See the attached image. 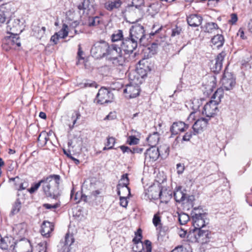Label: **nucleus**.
<instances>
[{
    "mask_svg": "<svg viewBox=\"0 0 252 252\" xmlns=\"http://www.w3.org/2000/svg\"><path fill=\"white\" fill-rule=\"evenodd\" d=\"M41 227V233L43 236L46 237H49L50 233L54 230V225L53 223L46 221H44L42 223Z\"/></svg>",
    "mask_w": 252,
    "mask_h": 252,
    "instance_id": "obj_23",
    "label": "nucleus"
},
{
    "mask_svg": "<svg viewBox=\"0 0 252 252\" xmlns=\"http://www.w3.org/2000/svg\"><path fill=\"white\" fill-rule=\"evenodd\" d=\"M120 182L121 183H119L118 184H120L121 185V187L125 188L126 190H127L128 195L130 194V188L128 187V185L129 184V179L128 178V174H123L121 178Z\"/></svg>",
    "mask_w": 252,
    "mask_h": 252,
    "instance_id": "obj_31",
    "label": "nucleus"
},
{
    "mask_svg": "<svg viewBox=\"0 0 252 252\" xmlns=\"http://www.w3.org/2000/svg\"><path fill=\"white\" fill-rule=\"evenodd\" d=\"M138 42L131 37H126L123 39L121 43L122 49L126 54L131 53L137 46Z\"/></svg>",
    "mask_w": 252,
    "mask_h": 252,
    "instance_id": "obj_9",
    "label": "nucleus"
},
{
    "mask_svg": "<svg viewBox=\"0 0 252 252\" xmlns=\"http://www.w3.org/2000/svg\"><path fill=\"white\" fill-rule=\"evenodd\" d=\"M223 89L222 88H219L211 97V100L214 101L216 104H219L220 102L221 98L223 96Z\"/></svg>",
    "mask_w": 252,
    "mask_h": 252,
    "instance_id": "obj_28",
    "label": "nucleus"
},
{
    "mask_svg": "<svg viewBox=\"0 0 252 252\" xmlns=\"http://www.w3.org/2000/svg\"><path fill=\"white\" fill-rule=\"evenodd\" d=\"M174 198L176 202L185 203L186 193H185L180 189H177L174 193Z\"/></svg>",
    "mask_w": 252,
    "mask_h": 252,
    "instance_id": "obj_25",
    "label": "nucleus"
},
{
    "mask_svg": "<svg viewBox=\"0 0 252 252\" xmlns=\"http://www.w3.org/2000/svg\"><path fill=\"white\" fill-rule=\"evenodd\" d=\"M238 20V17L236 14L232 13L230 15V19L229 20L228 23L230 24L234 25L235 24Z\"/></svg>",
    "mask_w": 252,
    "mask_h": 252,
    "instance_id": "obj_55",
    "label": "nucleus"
},
{
    "mask_svg": "<svg viewBox=\"0 0 252 252\" xmlns=\"http://www.w3.org/2000/svg\"><path fill=\"white\" fill-rule=\"evenodd\" d=\"M219 28L218 25L214 22L208 23L205 26V32H212L214 30Z\"/></svg>",
    "mask_w": 252,
    "mask_h": 252,
    "instance_id": "obj_35",
    "label": "nucleus"
},
{
    "mask_svg": "<svg viewBox=\"0 0 252 252\" xmlns=\"http://www.w3.org/2000/svg\"><path fill=\"white\" fill-rule=\"evenodd\" d=\"M135 235L136 236L133 239V242L135 244H137L139 242H141V240L142 238V231L140 229H139L135 233Z\"/></svg>",
    "mask_w": 252,
    "mask_h": 252,
    "instance_id": "obj_44",
    "label": "nucleus"
},
{
    "mask_svg": "<svg viewBox=\"0 0 252 252\" xmlns=\"http://www.w3.org/2000/svg\"><path fill=\"white\" fill-rule=\"evenodd\" d=\"M122 49L116 44H109L106 57L115 65H123L126 58L122 52Z\"/></svg>",
    "mask_w": 252,
    "mask_h": 252,
    "instance_id": "obj_2",
    "label": "nucleus"
},
{
    "mask_svg": "<svg viewBox=\"0 0 252 252\" xmlns=\"http://www.w3.org/2000/svg\"><path fill=\"white\" fill-rule=\"evenodd\" d=\"M171 252H189L186 248L183 246H178L173 250Z\"/></svg>",
    "mask_w": 252,
    "mask_h": 252,
    "instance_id": "obj_56",
    "label": "nucleus"
},
{
    "mask_svg": "<svg viewBox=\"0 0 252 252\" xmlns=\"http://www.w3.org/2000/svg\"><path fill=\"white\" fill-rule=\"evenodd\" d=\"M222 87L226 91H229L233 89L235 85V80L232 75L228 72H224L222 79Z\"/></svg>",
    "mask_w": 252,
    "mask_h": 252,
    "instance_id": "obj_13",
    "label": "nucleus"
},
{
    "mask_svg": "<svg viewBox=\"0 0 252 252\" xmlns=\"http://www.w3.org/2000/svg\"><path fill=\"white\" fill-rule=\"evenodd\" d=\"M131 6L137 9H141L144 5V0H130Z\"/></svg>",
    "mask_w": 252,
    "mask_h": 252,
    "instance_id": "obj_37",
    "label": "nucleus"
},
{
    "mask_svg": "<svg viewBox=\"0 0 252 252\" xmlns=\"http://www.w3.org/2000/svg\"><path fill=\"white\" fill-rule=\"evenodd\" d=\"M178 220L181 225L185 224L189 220V216L186 213H178Z\"/></svg>",
    "mask_w": 252,
    "mask_h": 252,
    "instance_id": "obj_34",
    "label": "nucleus"
},
{
    "mask_svg": "<svg viewBox=\"0 0 252 252\" xmlns=\"http://www.w3.org/2000/svg\"><path fill=\"white\" fill-rule=\"evenodd\" d=\"M9 180L10 181H13V182H14L15 187L16 189L19 187V186H20L21 183L23 181L18 176H16V177H14V178H9Z\"/></svg>",
    "mask_w": 252,
    "mask_h": 252,
    "instance_id": "obj_50",
    "label": "nucleus"
},
{
    "mask_svg": "<svg viewBox=\"0 0 252 252\" xmlns=\"http://www.w3.org/2000/svg\"><path fill=\"white\" fill-rule=\"evenodd\" d=\"M115 143V138L113 137H109L107 138L106 146L108 147V149H113Z\"/></svg>",
    "mask_w": 252,
    "mask_h": 252,
    "instance_id": "obj_49",
    "label": "nucleus"
},
{
    "mask_svg": "<svg viewBox=\"0 0 252 252\" xmlns=\"http://www.w3.org/2000/svg\"><path fill=\"white\" fill-rule=\"evenodd\" d=\"M139 139L135 136H130L127 138V143L129 145H136L138 143Z\"/></svg>",
    "mask_w": 252,
    "mask_h": 252,
    "instance_id": "obj_48",
    "label": "nucleus"
},
{
    "mask_svg": "<svg viewBox=\"0 0 252 252\" xmlns=\"http://www.w3.org/2000/svg\"><path fill=\"white\" fill-rule=\"evenodd\" d=\"M224 41L223 36L222 35L219 34L214 36L211 39L212 44L218 48L223 45Z\"/></svg>",
    "mask_w": 252,
    "mask_h": 252,
    "instance_id": "obj_29",
    "label": "nucleus"
},
{
    "mask_svg": "<svg viewBox=\"0 0 252 252\" xmlns=\"http://www.w3.org/2000/svg\"><path fill=\"white\" fill-rule=\"evenodd\" d=\"M49 139V138L48 137V135L46 132H42L40 134L38 137V141H42L44 143L46 144L48 140Z\"/></svg>",
    "mask_w": 252,
    "mask_h": 252,
    "instance_id": "obj_51",
    "label": "nucleus"
},
{
    "mask_svg": "<svg viewBox=\"0 0 252 252\" xmlns=\"http://www.w3.org/2000/svg\"><path fill=\"white\" fill-rule=\"evenodd\" d=\"M14 11V9L11 3H6L0 5V12L4 14L6 17Z\"/></svg>",
    "mask_w": 252,
    "mask_h": 252,
    "instance_id": "obj_27",
    "label": "nucleus"
},
{
    "mask_svg": "<svg viewBox=\"0 0 252 252\" xmlns=\"http://www.w3.org/2000/svg\"><path fill=\"white\" fill-rule=\"evenodd\" d=\"M187 22L188 24L193 27H198L202 21V18L198 14H191L187 17Z\"/></svg>",
    "mask_w": 252,
    "mask_h": 252,
    "instance_id": "obj_22",
    "label": "nucleus"
},
{
    "mask_svg": "<svg viewBox=\"0 0 252 252\" xmlns=\"http://www.w3.org/2000/svg\"><path fill=\"white\" fill-rule=\"evenodd\" d=\"M189 127L188 125L183 122H174L171 126L170 130L173 135H176L181 132H184Z\"/></svg>",
    "mask_w": 252,
    "mask_h": 252,
    "instance_id": "obj_16",
    "label": "nucleus"
},
{
    "mask_svg": "<svg viewBox=\"0 0 252 252\" xmlns=\"http://www.w3.org/2000/svg\"><path fill=\"white\" fill-rule=\"evenodd\" d=\"M42 182L41 180L38 183L32 186L29 189H28L26 192H29L31 194L34 193L39 188Z\"/></svg>",
    "mask_w": 252,
    "mask_h": 252,
    "instance_id": "obj_47",
    "label": "nucleus"
},
{
    "mask_svg": "<svg viewBox=\"0 0 252 252\" xmlns=\"http://www.w3.org/2000/svg\"><path fill=\"white\" fill-rule=\"evenodd\" d=\"M73 242L74 238L73 236L68 233H66L65 236L64 242L61 243V245L62 243L63 244V250L62 252H69L70 251L69 247L72 244Z\"/></svg>",
    "mask_w": 252,
    "mask_h": 252,
    "instance_id": "obj_24",
    "label": "nucleus"
},
{
    "mask_svg": "<svg viewBox=\"0 0 252 252\" xmlns=\"http://www.w3.org/2000/svg\"><path fill=\"white\" fill-rule=\"evenodd\" d=\"M46 243H40L39 244V251L38 252H46Z\"/></svg>",
    "mask_w": 252,
    "mask_h": 252,
    "instance_id": "obj_61",
    "label": "nucleus"
},
{
    "mask_svg": "<svg viewBox=\"0 0 252 252\" xmlns=\"http://www.w3.org/2000/svg\"><path fill=\"white\" fill-rule=\"evenodd\" d=\"M166 191L161 190V186L159 183L154 184L149 187L147 191L145 192V196L147 197L146 199L156 200L158 198L160 199L161 202L167 203L171 199L170 194H168L167 198H164V194Z\"/></svg>",
    "mask_w": 252,
    "mask_h": 252,
    "instance_id": "obj_3",
    "label": "nucleus"
},
{
    "mask_svg": "<svg viewBox=\"0 0 252 252\" xmlns=\"http://www.w3.org/2000/svg\"><path fill=\"white\" fill-rule=\"evenodd\" d=\"M218 105L214 101H209L204 106L202 114L209 118L213 117L219 111Z\"/></svg>",
    "mask_w": 252,
    "mask_h": 252,
    "instance_id": "obj_11",
    "label": "nucleus"
},
{
    "mask_svg": "<svg viewBox=\"0 0 252 252\" xmlns=\"http://www.w3.org/2000/svg\"><path fill=\"white\" fill-rule=\"evenodd\" d=\"M143 249L146 250V252H151L152 251V243L148 240L145 241L144 245L143 246Z\"/></svg>",
    "mask_w": 252,
    "mask_h": 252,
    "instance_id": "obj_53",
    "label": "nucleus"
},
{
    "mask_svg": "<svg viewBox=\"0 0 252 252\" xmlns=\"http://www.w3.org/2000/svg\"><path fill=\"white\" fill-rule=\"evenodd\" d=\"M13 231L18 238L22 239L24 238L27 231V225L25 222L15 224L13 227Z\"/></svg>",
    "mask_w": 252,
    "mask_h": 252,
    "instance_id": "obj_15",
    "label": "nucleus"
},
{
    "mask_svg": "<svg viewBox=\"0 0 252 252\" xmlns=\"http://www.w3.org/2000/svg\"><path fill=\"white\" fill-rule=\"evenodd\" d=\"M92 7L93 6L91 4V0H84L77 6L80 14L82 15L89 14Z\"/></svg>",
    "mask_w": 252,
    "mask_h": 252,
    "instance_id": "obj_18",
    "label": "nucleus"
},
{
    "mask_svg": "<svg viewBox=\"0 0 252 252\" xmlns=\"http://www.w3.org/2000/svg\"><path fill=\"white\" fill-rule=\"evenodd\" d=\"M67 30V25L65 24H63L62 29L58 32H56V34L58 35L59 38H65L68 35V33Z\"/></svg>",
    "mask_w": 252,
    "mask_h": 252,
    "instance_id": "obj_33",
    "label": "nucleus"
},
{
    "mask_svg": "<svg viewBox=\"0 0 252 252\" xmlns=\"http://www.w3.org/2000/svg\"><path fill=\"white\" fill-rule=\"evenodd\" d=\"M159 140V135L158 132H154L147 138V141L151 146H155Z\"/></svg>",
    "mask_w": 252,
    "mask_h": 252,
    "instance_id": "obj_26",
    "label": "nucleus"
},
{
    "mask_svg": "<svg viewBox=\"0 0 252 252\" xmlns=\"http://www.w3.org/2000/svg\"><path fill=\"white\" fill-rule=\"evenodd\" d=\"M61 177L58 175H51L42 180L43 191L47 197L57 198L59 196V186Z\"/></svg>",
    "mask_w": 252,
    "mask_h": 252,
    "instance_id": "obj_1",
    "label": "nucleus"
},
{
    "mask_svg": "<svg viewBox=\"0 0 252 252\" xmlns=\"http://www.w3.org/2000/svg\"><path fill=\"white\" fill-rule=\"evenodd\" d=\"M100 18L98 17H95L91 19L89 21V26H96L99 24Z\"/></svg>",
    "mask_w": 252,
    "mask_h": 252,
    "instance_id": "obj_41",
    "label": "nucleus"
},
{
    "mask_svg": "<svg viewBox=\"0 0 252 252\" xmlns=\"http://www.w3.org/2000/svg\"><path fill=\"white\" fill-rule=\"evenodd\" d=\"M182 31V29L177 26H175V28H172V32H171V36L172 37H175L176 36H178Z\"/></svg>",
    "mask_w": 252,
    "mask_h": 252,
    "instance_id": "obj_52",
    "label": "nucleus"
},
{
    "mask_svg": "<svg viewBox=\"0 0 252 252\" xmlns=\"http://www.w3.org/2000/svg\"><path fill=\"white\" fill-rule=\"evenodd\" d=\"M109 44L104 41H101L94 44L92 48L91 53L94 55L98 54L99 56H106Z\"/></svg>",
    "mask_w": 252,
    "mask_h": 252,
    "instance_id": "obj_10",
    "label": "nucleus"
},
{
    "mask_svg": "<svg viewBox=\"0 0 252 252\" xmlns=\"http://www.w3.org/2000/svg\"><path fill=\"white\" fill-rule=\"evenodd\" d=\"M226 54L224 52H221L219 54L216 58L215 64L211 67L213 72L218 73L221 69L222 67V62L225 57Z\"/></svg>",
    "mask_w": 252,
    "mask_h": 252,
    "instance_id": "obj_17",
    "label": "nucleus"
},
{
    "mask_svg": "<svg viewBox=\"0 0 252 252\" xmlns=\"http://www.w3.org/2000/svg\"><path fill=\"white\" fill-rule=\"evenodd\" d=\"M145 36L144 28L140 24H135L132 26L129 30V36L139 43H142Z\"/></svg>",
    "mask_w": 252,
    "mask_h": 252,
    "instance_id": "obj_7",
    "label": "nucleus"
},
{
    "mask_svg": "<svg viewBox=\"0 0 252 252\" xmlns=\"http://www.w3.org/2000/svg\"><path fill=\"white\" fill-rule=\"evenodd\" d=\"M195 200L194 196L191 195H189L186 194V197L185 200V203H189L192 207L193 206L192 203L193 201Z\"/></svg>",
    "mask_w": 252,
    "mask_h": 252,
    "instance_id": "obj_54",
    "label": "nucleus"
},
{
    "mask_svg": "<svg viewBox=\"0 0 252 252\" xmlns=\"http://www.w3.org/2000/svg\"><path fill=\"white\" fill-rule=\"evenodd\" d=\"M195 112H192L190 113L189 115V116L187 120L189 122L191 123L195 120Z\"/></svg>",
    "mask_w": 252,
    "mask_h": 252,
    "instance_id": "obj_64",
    "label": "nucleus"
},
{
    "mask_svg": "<svg viewBox=\"0 0 252 252\" xmlns=\"http://www.w3.org/2000/svg\"><path fill=\"white\" fill-rule=\"evenodd\" d=\"M124 38L123 32L121 30H118L115 31L111 36L112 42H115L119 41H123Z\"/></svg>",
    "mask_w": 252,
    "mask_h": 252,
    "instance_id": "obj_30",
    "label": "nucleus"
},
{
    "mask_svg": "<svg viewBox=\"0 0 252 252\" xmlns=\"http://www.w3.org/2000/svg\"><path fill=\"white\" fill-rule=\"evenodd\" d=\"M156 29V26H154L153 27V31L150 33L151 35H154L159 32L160 31L162 30V27L160 26L159 28L157 29Z\"/></svg>",
    "mask_w": 252,
    "mask_h": 252,
    "instance_id": "obj_63",
    "label": "nucleus"
},
{
    "mask_svg": "<svg viewBox=\"0 0 252 252\" xmlns=\"http://www.w3.org/2000/svg\"><path fill=\"white\" fill-rule=\"evenodd\" d=\"M208 120L205 118L198 119L192 126L194 134L198 133L203 131V129L206 127Z\"/></svg>",
    "mask_w": 252,
    "mask_h": 252,
    "instance_id": "obj_21",
    "label": "nucleus"
},
{
    "mask_svg": "<svg viewBox=\"0 0 252 252\" xmlns=\"http://www.w3.org/2000/svg\"><path fill=\"white\" fill-rule=\"evenodd\" d=\"M28 187V184L26 182H22L19 186V187L17 188V190H18L17 192V196L18 197H19L21 193H22V190H25L27 189V188Z\"/></svg>",
    "mask_w": 252,
    "mask_h": 252,
    "instance_id": "obj_38",
    "label": "nucleus"
},
{
    "mask_svg": "<svg viewBox=\"0 0 252 252\" xmlns=\"http://www.w3.org/2000/svg\"><path fill=\"white\" fill-rule=\"evenodd\" d=\"M158 44L156 42H153L151 44V45L148 47V50H149V53L152 55H154L157 52L158 48Z\"/></svg>",
    "mask_w": 252,
    "mask_h": 252,
    "instance_id": "obj_39",
    "label": "nucleus"
},
{
    "mask_svg": "<svg viewBox=\"0 0 252 252\" xmlns=\"http://www.w3.org/2000/svg\"><path fill=\"white\" fill-rule=\"evenodd\" d=\"M121 150L123 151L124 153H132V150L129 148L127 146H121L120 147Z\"/></svg>",
    "mask_w": 252,
    "mask_h": 252,
    "instance_id": "obj_62",
    "label": "nucleus"
},
{
    "mask_svg": "<svg viewBox=\"0 0 252 252\" xmlns=\"http://www.w3.org/2000/svg\"><path fill=\"white\" fill-rule=\"evenodd\" d=\"M113 96V94L108 89L102 88L99 90L96 99L97 103L102 104L111 102Z\"/></svg>",
    "mask_w": 252,
    "mask_h": 252,
    "instance_id": "obj_8",
    "label": "nucleus"
},
{
    "mask_svg": "<svg viewBox=\"0 0 252 252\" xmlns=\"http://www.w3.org/2000/svg\"><path fill=\"white\" fill-rule=\"evenodd\" d=\"M135 235L136 236L133 239V242L135 244H137L139 242H141V240L142 238V231L140 229H139L135 233Z\"/></svg>",
    "mask_w": 252,
    "mask_h": 252,
    "instance_id": "obj_46",
    "label": "nucleus"
},
{
    "mask_svg": "<svg viewBox=\"0 0 252 252\" xmlns=\"http://www.w3.org/2000/svg\"><path fill=\"white\" fill-rule=\"evenodd\" d=\"M210 232L208 230L200 229L198 230L197 235H195V241L201 243H206L209 241Z\"/></svg>",
    "mask_w": 252,
    "mask_h": 252,
    "instance_id": "obj_19",
    "label": "nucleus"
},
{
    "mask_svg": "<svg viewBox=\"0 0 252 252\" xmlns=\"http://www.w3.org/2000/svg\"><path fill=\"white\" fill-rule=\"evenodd\" d=\"M153 223L157 229H160L161 227L160 217L158 214H155L153 219Z\"/></svg>",
    "mask_w": 252,
    "mask_h": 252,
    "instance_id": "obj_36",
    "label": "nucleus"
},
{
    "mask_svg": "<svg viewBox=\"0 0 252 252\" xmlns=\"http://www.w3.org/2000/svg\"><path fill=\"white\" fill-rule=\"evenodd\" d=\"M25 20L19 17L12 15L6 23V31L9 34L21 33L24 29Z\"/></svg>",
    "mask_w": 252,
    "mask_h": 252,
    "instance_id": "obj_5",
    "label": "nucleus"
},
{
    "mask_svg": "<svg viewBox=\"0 0 252 252\" xmlns=\"http://www.w3.org/2000/svg\"><path fill=\"white\" fill-rule=\"evenodd\" d=\"M205 215L203 214H195L192 215V224L194 227L193 231L202 229L205 226Z\"/></svg>",
    "mask_w": 252,
    "mask_h": 252,
    "instance_id": "obj_12",
    "label": "nucleus"
},
{
    "mask_svg": "<svg viewBox=\"0 0 252 252\" xmlns=\"http://www.w3.org/2000/svg\"><path fill=\"white\" fill-rule=\"evenodd\" d=\"M177 170L179 174H182L184 170V165L181 163H178L177 164Z\"/></svg>",
    "mask_w": 252,
    "mask_h": 252,
    "instance_id": "obj_58",
    "label": "nucleus"
},
{
    "mask_svg": "<svg viewBox=\"0 0 252 252\" xmlns=\"http://www.w3.org/2000/svg\"><path fill=\"white\" fill-rule=\"evenodd\" d=\"M135 235L136 236L133 239V242L135 244H137L139 242H141V240L142 238V231L140 229H139L135 233Z\"/></svg>",
    "mask_w": 252,
    "mask_h": 252,
    "instance_id": "obj_43",
    "label": "nucleus"
},
{
    "mask_svg": "<svg viewBox=\"0 0 252 252\" xmlns=\"http://www.w3.org/2000/svg\"><path fill=\"white\" fill-rule=\"evenodd\" d=\"M23 198H18L16 201L13 205L12 210L11 211L10 214L12 215H14L17 214L20 210L21 208V205L23 203V202L21 200V199H23Z\"/></svg>",
    "mask_w": 252,
    "mask_h": 252,
    "instance_id": "obj_32",
    "label": "nucleus"
},
{
    "mask_svg": "<svg viewBox=\"0 0 252 252\" xmlns=\"http://www.w3.org/2000/svg\"><path fill=\"white\" fill-rule=\"evenodd\" d=\"M191 137H192V132H187L183 136V140L185 141H188L190 140V139L191 138Z\"/></svg>",
    "mask_w": 252,
    "mask_h": 252,
    "instance_id": "obj_59",
    "label": "nucleus"
},
{
    "mask_svg": "<svg viewBox=\"0 0 252 252\" xmlns=\"http://www.w3.org/2000/svg\"><path fill=\"white\" fill-rule=\"evenodd\" d=\"M128 201L127 198L125 197H120V204L121 206L126 208L127 206Z\"/></svg>",
    "mask_w": 252,
    "mask_h": 252,
    "instance_id": "obj_57",
    "label": "nucleus"
},
{
    "mask_svg": "<svg viewBox=\"0 0 252 252\" xmlns=\"http://www.w3.org/2000/svg\"><path fill=\"white\" fill-rule=\"evenodd\" d=\"M60 205L61 204L60 202H57L54 204L45 203L43 204V207L46 208V209L54 210L59 207Z\"/></svg>",
    "mask_w": 252,
    "mask_h": 252,
    "instance_id": "obj_40",
    "label": "nucleus"
},
{
    "mask_svg": "<svg viewBox=\"0 0 252 252\" xmlns=\"http://www.w3.org/2000/svg\"><path fill=\"white\" fill-rule=\"evenodd\" d=\"M139 87L137 85H127L124 90L125 96L128 98L136 97L139 94Z\"/></svg>",
    "mask_w": 252,
    "mask_h": 252,
    "instance_id": "obj_14",
    "label": "nucleus"
},
{
    "mask_svg": "<svg viewBox=\"0 0 252 252\" xmlns=\"http://www.w3.org/2000/svg\"><path fill=\"white\" fill-rule=\"evenodd\" d=\"M104 2V7L109 11L119 9L123 4L122 0H108Z\"/></svg>",
    "mask_w": 252,
    "mask_h": 252,
    "instance_id": "obj_20",
    "label": "nucleus"
},
{
    "mask_svg": "<svg viewBox=\"0 0 252 252\" xmlns=\"http://www.w3.org/2000/svg\"><path fill=\"white\" fill-rule=\"evenodd\" d=\"M135 235L136 236L133 239V242L135 244H137L139 242H141V240L142 238V231L140 229H139L135 233Z\"/></svg>",
    "mask_w": 252,
    "mask_h": 252,
    "instance_id": "obj_45",
    "label": "nucleus"
},
{
    "mask_svg": "<svg viewBox=\"0 0 252 252\" xmlns=\"http://www.w3.org/2000/svg\"><path fill=\"white\" fill-rule=\"evenodd\" d=\"M169 148L166 145L160 146L159 148L155 146L151 147L145 153V162H153L156 161L159 156L166 157L168 155Z\"/></svg>",
    "mask_w": 252,
    "mask_h": 252,
    "instance_id": "obj_4",
    "label": "nucleus"
},
{
    "mask_svg": "<svg viewBox=\"0 0 252 252\" xmlns=\"http://www.w3.org/2000/svg\"><path fill=\"white\" fill-rule=\"evenodd\" d=\"M135 235L136 236L133 239V242L135 244H137L139 242H141V240L142 238V231L140 229H139L135 233Z\"/></svg>",
    "mask_w": 252,
    "mask_h": 252,
    "instance_id": "obj_42",
    "label": "nucleus"
},
{
    "mask_svg": "<svg viewBox=\"0 0 252 252\" xmlns=\"http://www.w3.org/2000/svg\"><path fill=\"white\" fill-rule=\"evenodd\" d=\"M2 40V47L6 51L11 49H15L21 46L19 34H10Z\"/></svg>",
    "mask_w": 252,
    "mask_h": 252,
    "instance_id": "obj_6",
    "label": "nucleus"
},
{
    "mask_svg": "<svg viewBox=\"0 0 252 252\" xmlns=\"http://www.w3.org/2000/svg\"><path fill=\"white\" fill-rule=\"evenodd\" d=\"M116 118V114L115 112H110L105 118V120H112Z\"/></svg>",
    "mask_w": 252,
    "mask_h": 252,
    "instance_id": "obj_60",
    "label": "nucleus"
}]
</instances>
